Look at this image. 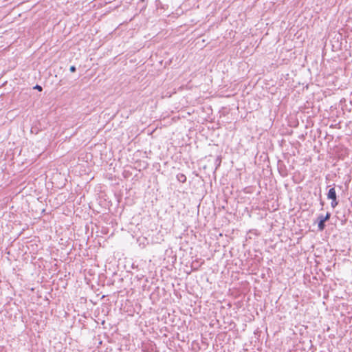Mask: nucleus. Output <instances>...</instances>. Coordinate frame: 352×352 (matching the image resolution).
Returning <instances> with one entry per match:
<instances>
[{
  "instance_id": "nucleus-1",
  "label": "nucleus",
  "mask_w": 352,
  "mask_h": 352,
  "mask_svg": "<svg viewBox=\"0 0 352 352\" xmlns=\"http://www.w3.org/2000/svg\"><path fill=\"white\" fill-rule=\"evenodd\" d=\"M318 229H319V230L322 231L325 228L326 221L324 220L322 214L319 215L318 217Z\"/></svg>"
},
{
  "instance_id": "nucleus-8",
  "label": "nucleus",
  "mask_w": 352,
  "mask_h": 352,
  "mask_svg": "<svg viewBox=\"0 0 352 352\" xmlns=\"http://www.w3.org/2000/svg\"><path fill=\"white\" fill-rule=\"evenodd\" d=\"M69 71L71 72H75L76 71V67L74 65H72L69 68Z\"/></svg>"
},
{
  "instance_id": "nucleus-6",
  "label": "nucleus",
  "mask_w": 352,
  "mask_h": 352,
  "mask_svg": "<svg viewBox=\"0 0 352 352\" xmlns=\"http://www.w3.org/2000/svg\"><path fill=\"white\" fill-rule=\"evenodd\" d=\"M331 217V214L329 212H327L325 216H323V219L324 221H327Z\"/></svg>"
},
{
  "instance_id": "nucleus-3",
  "label": "nucleus",
  "mask_w": 352,
  "mask_h": 352,
  "mask_svg": "<svg viewBox=\"0 0 352 352\" xmlns=\"http://www.w3.org/2000/svg\"><path fill=\"white\" fill-rule=\"evenodd\" d=\"M177 180L181 183H185L186 182V177L183 173H179L177 175Z\"/></svg>"
},
{
  "instance_id": "nucleus-5",
  "label": "nucleus",
  "mask_w": 352,
  "mask_h": 352,
  "mask_svg": "<svg viewBox=\"0 0 352 352\" xmlns=\"http://www.w3.org/2000/svg\"><path fill=\"white\" fill-rule=\"evenodd\" d=\"M331 199V206L334 208H336L338 204V201H337V198H333V199Z\"/></svg>"
},
{
  "instance_id": "nucleus-2",
  "label": "nucleus",
  "mask_w": 352,
  "mask_h": 352,
  "mask_svg": "<svg viewBox=\"0 0 352 352\" xmlns=\"http://www.w3.org/2000/svg\"><path fill=\"white\" fill-rule=\"evenodd\" d=\"M327 198L329 199L337 198L336 192L334 188H331L329 190Z\"/></svg>"
},
{
  "instance_id": "nucleus-7",
  "label": "nucleus",
  "mask_w": 352,
  "mask_h": 352,
  "mask_svg": "<svg viewBox=\"0 0 352 352\" xmlns=\"http://www.w3.org/2000/svg\"><path fill=\"white\" fill-rule=\"evenodd\" d=\"M34 89H37L39 91H41L43 90V87L41 85H36L34 87Z\"/></svg>"
},
{
  "instance_id": "nucleus-4",
  "label": "nucleus",
  "mask_w": 352,
  "mask_h": 352,
  "mask_svg": "<svg viewBox=\"0 0 352 352\" xmlns=\"http://www.w3.org/2000/svg\"><path fill=\"white\" fill-rule=\"evenodd\" d=\"M346 102V100L344 98H342L340 100V102L338 103V105L336 104L335 109H340L341 110H344V105L342 104Z\"/></svg>"
}]
</instances>
